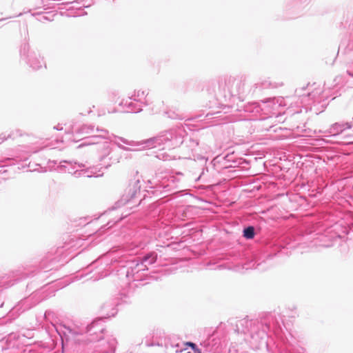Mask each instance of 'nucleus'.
Instances as JSON below:
<instances>
[{
    "label": "nucleus",
    "mask_w": 353,
    "mask_h": 353,
    "mask_svg": "<svg viewBox=\"0 0 353 353\" xmlns=\"http://www.w3.org/2000/svg\"><path fill=\"white\" fill-rule=\"evenodd\" d=\"M243 236L246 239H251L254 236V229L253 227L250 226L243 230Z\"/></svg>",
    "instance_id": "f257e3e1"
},
{
    "label": "nucleus",
    "mask_w": 353,
    "mask_h": 353,
    "mask_svg": "<svg viewBox=\"0 0 353 353\" xmlns=\"http://www.w3.org/2000/svg\"><path fill=\"white\" fill-rule=\"evenodd\" d=\"M185 345L190 346L194 353H201V350L196 347V344L192 342H187L185 343Z\"/></svg>",
    "instance_id": "f03ea898"
}]
</instances>
